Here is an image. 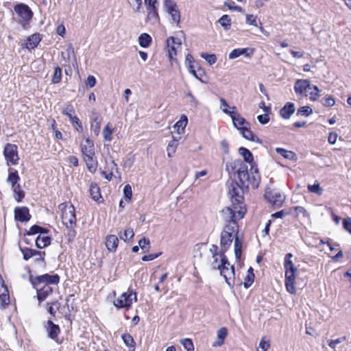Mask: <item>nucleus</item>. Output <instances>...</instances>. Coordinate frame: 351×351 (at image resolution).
I'll list each match as a JSON object with an SVG mask.
<instances>
[{
	"label": "nucleus",
	"instance_id": "1",
	"mask_svg": "<svg viewBox=\"0 0 351 351\" xmlns=\"http://www.w3.org/2000/svg\"><path fill=\"white\" fill-rule=\"evenodd\" d=\"M30 281L34 288L36 290L37 298L39 303H40L52 293L53 290L50 285L58 284L60 277L58 274L50 275L45 274L34 278L31 277Z\"/></svg>",
	"mask_w": 351,
	"mask_h": 351
},
{
	"label": "nucleus",
	"instance_id": "2",
	"mask_svg": "<svg viewBox=\"0 0 351 351\" xmlns=\"http://www.w3.org/2000/svg\"><path fill=\"white\" fill-rule=\"evenodd\" d=\"M237 177L245 189L250 187L252 189L258 188L261 176L258 173V168L252 165L250 172L247 171V167H243L237 171Z\"/></svg>",
	"mask_w": 351,
	"mask_h": 351
},
{
	"label": "nucleus",
	"instance_id": "3",
	"mask_svg": "<svg viewBox=\"0 0 351 351\" xmlns=\"http://www.w3.org/2000/svg\"><path fill=\"white\" fill-rule=\"evenodd\" d=\"M58 209L62 213L63 224L69 230V234L75 236V231L72 230L76 225V216L75 207L70 202L62 203L58 206Z\"/></svg>",
	"mask_w": 351,
	"mask_h": 351
},
{
	"label": "nucleus",
	"instance_id": "4",
	"mask_svg": "<svg viewBox=\"0 0 351 351\" xmlns=\"http://www.w3.org/2000/svg\"><path fill=\"white\" fill-rule=\"evenodd\" d=\"M246 213L245 206L234 205L228 206L221 211V217L226 223L237 222L242 219Z\"/></svg>",
	"mask_w": 351,
	"mask_h": 351
},
{
	"label": "nucleus",
	"instance_id": "5",
	"mask_svg": "<svg viewBox=\"0 0 351 351\" xmlns=\"http://www.w3.org/2000/svg\"><path fill=\"white\" fill-rule=\"evenodd\" d=\"M226 185L232 204L245 206L243 203V193L245 188L242 184L239 185L234 180L228 181Z\"/></svg>",
	"mask_w": 351,
	"mask_h": 351
},
{
	"label": "nucleus",
	"instance_id": "6",
	"mask_svg": "<svg viewBox=\"0 0 351 351\" xmlns=\"http://www.w3.org/2000/svg\"><path fill=\"white\" fill-rule=\"evenodd\" d=\"M220 274L222 276L229 287L232 288L234 285V268L228 262L225 254L220 255Z\"/></svg>",
	"mask_w": 351,
	"mask_h": 351
},
{
	"label": "nucleus",
	"instance_id": "7",
	"mask_svg": "<svg viewBox=\"0 0 351 351\" xmlns=\"http://www.w3.org/2000/svg\"><path fill=\"white\" fill-rule=\"evenodd\" d=\"M284 267L285 269V287L287 291L291 293H296L295 287V274L298 271L297 267L294 265L293 261H285Z\"/></svg>",
	"mask_w": 351,
	"mask_h": 351
},
{
	"label": "nucleus",
	"instance_id": "8",
	"mask_svg": "<svg viewBox=\"0 0 351 351\" xmlns=\"http://www.w3.org/2000/svg\"><path fill=\"white\" fill-rule=\"evenodd\" d=\"M136 292L130 291L129 293H123L119 298L114 301V305L119 308H130L133 301H136Z\"/></svg>",
	"mask_w": 351,
	"mask_h": 351
},
{
	"label": "nucleus",
	"instance_id": "9",
	"mask_svg": "<svg viewBox=\"0 0 351 351\" xmlns=\"http://www.w3.org/2000/svg\"><path fill=\"white\" fill-rule=\"evenodd\" d=\"M14 11L21 19L22 21L21 23L23 27H25L26 23H29L33 16V12L31 9L28 5L23 3L16 5L14 6Z\"/></svg>",
	"mask_w": 351,
	"mask_h": 351
},
{
	"label": "nucleus",
	"instance_id": "10",
	"mask_svg": "<svg viewBox=\"0 0 351 351\" xmlns=\"http://www.w3.org/2000/svg\"><path fill=\"white\" fill-rule=\"evenodd\" d=\"M3 155L8 162L15 165L18 164L19 157L18 155L17 146L14 144L8 143L3 150Z\"/></svg>",
	"mask_w": 351,
	"mask_h": 351
},
{
	"label": "nucleus",
	"instance_id": "11",
	"mask_svg": "<svg viewBox=\"0 0 351 351\" xmlns=\"http://www.w3.org/2000/svg\"><path fill=\"white\" fill-rule=\"evenodd\" d=\"M224 112L230 115L234 126L239 131L246 128V127H250V123L243 117L239 114L237 111Z\"/></svg>",
	"mask_w": 351,
	"mask_h": 351
},
{
	"label": "nucleus",
	"instance_id": "12",
	"mask_svg": "<svg viewBox=\"0 0 351 351\" xmlns=\"http://www.w3.org/2000/svg\"><path fill=\"white\" fill-rule=\"evenodd\" d=\"M181 40L179 38L174 37L167 38V46L170 59L173 60L176 56L178 49L181 48Z\"/></svg>",
	"mask_w": 351,
	"mask_h": 351
},
{
	"label": "nucleus",
	"instance_id": "13",
	"mask_svg": "<svg viewBox=\"0 0 351 351\" xmlns=\"http://www.w3.org/2000/svg\"><path fill=\"white\" fill-rule=\"evenodd\" d=\"M265 197L274 206L279 207L285 200L284 196L279 192L266 191Z\"/></svg>",
	"mask_w": 351,
	"mask_h": 351
},
{
	"label": "nucleus",
	"instance_id": "14",
	"mask_svg": "<svg viewBox=\"0 0 351 351\" xmlns=\"http://www.w3.org/2000/svg\"><path fill=\"white\" fill-rule=\"evenodd\" d=\"M14 219L21 222L28 221L31 219L29 209L25 206L15 208Z\"/></svg>",
	"mask_w": 351,
	"mask_h": 351
},
{
	"label": "nucleus",
	"instance_id": "15",
	"mask_svg": "<svg viewBox=\"0 0 351 351\" xmlns=\"http://www.w3.org/2000/svg\"><path fill=\"white\" fill-rule=\"evenodd\" d=\"M45 328L47 332L48 337L54 341H57L58 337L60 333L59 326L53 324L51 320L49 319L47 322Z\"/></svg>",
	"mask_w": 351,
	"mask_h": 351
},
{
	"label": "nucleus",
	"instance_id": "16",
	"mask_svg": "<svg viewBox=\"0 0 351 351\" xmlns=\"http://www.w3.org/2000/svg\"><path fill=\"white\" fill-rule=\"evenodd\" d=\"M311 86L308 80H299L296 81L294 88L296 93L305 95L308 90H311Z\"/></svg>",
	"mask_w": 351,
	"mask_h": 351
},
{
	"label": "nucleus",
	"instance_id": "17",
	"mask_svg": "<svg viewBox=\"0 0 351 351\" xmlns=\"http://www.w3.org/2000/svg\"><path fill=\"white\" fill-rule=\"evenodd\" d=\"M10 302V297L7 287L5 285L4 282L0 278V305L1 307H5Z\"/></svg>",
	"mask_w": 351,
	"mask_h": 351
},
{
	"label": "nucleus",
	"instance_id": "18",
	"mask_svg": "<svg viewBox=\"0 0 351 351\" xmlns=\"http://www.w3.org/2000/svg\"><path fill=\"white\" fill-rule=\"evenodd\" d=\"M81 151L83 156H95L94 143L89 138L86 139L84 143L81 144Z\"/></svg>",
	"mask_w": 351,
	"mask_h": 351
},
{
	"label": "nucleus",
	"instance_id": "19",
	"mask_svg": "<svg viewBox=\"0 0 351 351\" xmlns=\"http://www.w3.org/2000/svg\"><path fill=\"white\" fill-rule=\"evenodd\" d=\"M234 237L230 234H228L226 233L221 232V254H223L228 250L230 247Z\"/></svg>",
	"mask_w": 351,
	"mask_h": 351
},
{
	"label": "nucleus",
	"instance_id": "20",
	"mask_svg": "<svg viewBox=\"0 0 351 351\" xmlns=\"http://www.w3.org/2000/svg\"><path fill=\"white\" fill-rule=\"evenodd\" d=\"M119 243V239L114 234H110L106 237V246L109 252L116 251Z\"/></svg>",
	"mask_w": 351,
	"mask_h": 351
},
{
	"label": "nucleus",
	"instance_id": "21",
	"mask_svg": "<svg viewBox=\"0 0 351 351\" xmlns=\"http://www.w3.org/2000/svg\"><path fill=\"white\" fill-rule=\"evenodd\" d=\"M21 252L23 256V259L25 261H27L30 258L35 256H39L40 259H42V260L44 259L43 255L45 254V252L38 251L36 250L29 249V248H23V249H21Z\"/></svg>",
	"mask_w": 351,
	"mask_h": 351
},
{
	"label": "nucleus",
	"instance_id": "22",
	"mask_svg": "<svg viewBox=\"0 0 351 351\" xmlns=\"http://www.w3.org/2000/svg\"><path fill=\"white\" fill-rule=\"evenodd\" d=\"M226 170L229 173H235V171L239 170L241 167H245L246 165L243 164L240 160H230L226 162Z\"/></svg>",
	"mask_w": 351,
	"mask_h": 351
},
{
	"label": "nucleus",
	"instance_id": "23",
	"mask_svg": "<svg viewBox=\"0 0 351 351\" xmlns=\"http://www.w3.org/2000/svg\"><path fill=\"white\" fill-rule=\"evenodd\" d=\"M84 160L88 171L90 173H94L97 171V160L95 158V156H84Z\"/></svg>",
	"mask_w": 351,
	"mask_h": 351
},
{
	"label": "nucleus",
	"instance_id": "24",
	"mask_svg": "<svg viewBox=\"0 0 351 351\" xmlns=\"http://www.w3.org/2000/svg\"><path fill=\"white\" fill-rule=\"evenodd\" d=\"M41 38L39 34H34L27 38L26 43V47L28 49H33L37 47Z\"/></svg>",
	"mask_w": 351,
	"mask_h": 351
},
{
	"label": "nucleus",
	"instance_id": "25",
	"mask_svg": "<svg viewBox=\"0 0 351 351\" xmlns=\"http://www.w3.org/2000/svg\"><path fill=\"white\" fill-rule=\"evenodd\" d=\"M227 334V329L224 327L221 328L217 331V339L213 343V346L217 347L223 345L224 343V339L226 337Z\"/></svg>",
	"mask_w": 351,
	"mask_h": 351
},
{
	"label": "nucleus",
	"instance_id": "26",
	"mask_svg": "<svg viewBox=\"0 0 351 351\" xmlns=\"http://www.w3.org/2000/svg\"><path fill=\"white\" fill-rule=\"evenodd\" d=\"M240 132L243 137L245 139L261 143V141L259 140V138L250 130V127H246V128H244L240 131Z\"/></svg>",
	"mask_w": 351,
	"mask_h": 351
},
{
	"label": "nucleus",
	"instance_id": "27",
	"mask_svg": "<svg viewBox=\"0 0 351 351\" xmlns=\"http://www.w3.org/2000/svg\"><path fill=\"white\" fill-rule=\"evenodd\" d=\"M51 241V237L49 236L39 235L36 240V245L37 247L42 249L50 245Z\"/></svg>",
	"mask_w": 351,
	"mask_h": 351
},
{
	"label": "nucleus",
	"instance_id": "28",
	"mask_svg": "<svg viewBox=\"0 0 351 351\" xmlns=\"http://www.w3.org/2000/svg\"><path fill=\"white\" fill-rule=\"evenodd\" d=\"M20 180V177L19 176L18 171L16 170H12L10 171L8 178L7 182L11 185V187H14L18 185V182Z\"/></svg>",
	"mask_w": 351,
	"mask_h": 351
},
{
	"label": "nucleus",
	"instance_id": "29",
	"mask_svg": "<svg viewBox=\"0 0 351 351\" xmlns=\"http://www.w3.org/2000/svg\"><path fill=\"white\" fill-rule=\"evenodd\" d=\"M152 41V38L147 33L141 34L138 37V44L141 47H148Z\"/></svg>",
	"mask_w": 351,
	"mask_h": 351
},
{
	"label": "nucleus",
	"instance_id": "30",
	"mask_svg": "<svg viewBox=\"0 0 351 351\" xmlns=\"http://www.w3.org/2000/svg\"><path fill=\"white\" fill-rule=\"evenodd\" d=\"M188 123V118L185 115H182L180 119L176 123L174 128H176L178 134H181L184 132L185 127Z\"/></svg>",
	"mask_w": 351,
	"mask_h": 351
},
{
	"label": "nucleus",
	"instance_id": "31",
	"mask_svg": "<svg viewBox=\"0 0 351 351\" xmlns=\"http://www.w3.org/2000/svg\"><path fill=\"white\" fill-rule=\"evenodd\" d=\"M231 19L228 14L223 15L218 21L217 23L223 28L224 30H229L231 27Z\"/></svg>",
	"mask_w": 351,
	"mask_h": 351
},
{
	"label": "nucleus",
	"instance_id": "32",
	"mask_svg": "<svg viewBox=\"0 0 351 351\" xmlns=\"http://www.w3.org/2000/svg\"><path fill=\"white\" fill-rule=\"evenodd\" d=\"M90 194L92 198L95 201H98L101 197V194H100V189L97 184H95V183L90 184Z\"/></svg>",
	"mask_w": 351,
	"mask_h": 351
},
{
	"label": "nucleus",
	"instance_id": "33",
	"mask_svg": "<svg viewBox=\"0 0 351 351\" xmlns=\"http://www.w3.org/2000/svg\"><path fill=\"white\" fill-rule=\"evenodd\" d=\"M237 222L226 223V225L222 232L232 235V237H234V234L235 232L237 233Z\"/></svg>",
	"mask_w": 351,
	"mask_h": 351
},
{
	"label": "nucleus",
	"instance_id": "34",
	"mask_svg": "<svg viewBox=\"0 0 351 351\" xmlns=\"http://www.w3.org/2000/svg\"><path fill=\"white\" fill-rule=\"evenodd\" d=\"M248 49L245 48H238L232 50L228 56L229 59H234L242 55H245L246 56H249V54L247 53Z\"/></svg>",
	"mask_w": 351,
	"mask_h": 351
},
{
	"label": "nucleus",
	"instance_id": "35",
	"mask_svg": "<svg viewBox=\"0 0 351 351\" xmlns=\"http://www.w3.org/2000/svg\"><path fill=\"white\" fill-rule=\"evenodd\" d=\"M12 189L14 192V197L15 200L17 201L18 202H21L25 197V193L21 189V186H20V184H18L12 187Z\"/></svg>",
	"mask_w": 351,
	"mask_h": 351
},
{
	"label": "nucleus",
	"instance_id": "36",
	"mask_svg": "<svg viewBox=\"0 0 351 351\" xmlns=\"http://www.w3.org/2000/svg\"><path fill=\"white\" fill-rule=\"evenodd\" d=\"M134 236V232L132 228H127L123 230V232H121L119 233V237L121 240L124 241H129L132 239Z\"/></svg>",
	"mask_w": 351,
	"mask_h": 351
},
{
	"label": "nucleus",
	"instance_id": "37",
	"mask_svg": "<svg viewBox=\"0 0 351 351\" xmlns=\"http://www.w3.org/2000/svg\"><path fill=\"white\" fill-rule=\"evenodd\" d=\"M178 140L175 139L173 138V140L169 143L168 146L167 147V156L169 158L172 157L174 155V154L176 153V149H177V147L178 145Z\"/></svg>",
	"mask_w": 351,
	"mask_h": 351
},
{
	"label": "nucleus",
	"instance_id": "38",
	"mask_svg": "<svg viewBox=\"0 0 351 351\" xmlns=\"http://www.w3.org/2000/svg\"><path fill=\"white\" fill-rule=\"evenodd\" d=\"M239 153L243 157L245 162L251 163L253 161V156L252 153L245 147H240Z\"/></svg>",
	"mask_w": 351,
	"mask_h": 351
},
{
	"label": "nucleus",
	"instance_id": "39",
	"mask_svg": "<svg viewBox=\"0 0 351 351\" xmlns=\"http://www.w3.org/2000/svg\"><path fill=\"white\" fill-rule=\"evenodd\" d=\"M109 169H110V172H108V173L106 171H103L101 172L102 175L108 181L111 180L112 176H113L114 170H116V171L117 170V165L114 163V162L113 160L110 161V163L109 164Z\"/></svg>",
	"mask_w": 351,
	"mask_h": 351
},
{
	"label": "nucleus",
	"instance_id": "40",
	"mask_svg": "<svg viewBox=\"0 0 351 351\" xmlns=\"http://www.w3.org/2000/svg\"><path fill=\"white\" fill-rule=\"evenodd\" d=\"M234 248L235 258L237 261H239V259L241 258V255L242 243L239 241L238 237H235Z\"/></svg>",
	"mask_w": 351,
	"mask_h": 351
},
{
	"label": "nucleus",
	"instance_id": "41",
	"mask_svg": "<svg viewBox=\"0 0 351 351\" xmlns=\"http://www.w3.org/2000/svg\"><path fill=\"white\" fill-rule=\"evenodd\" d=\"M49 230L46 228H42L38 225L32 226L27 232V235H34L37 233H47Z\"/></svg>",
	"mask_w": 351,
	"mask_h": 351
},
{
	"label": "nucleus",
	"instance_id": "42",
	"mask_svg": "<svg viewBox=\"0 0 351 351\" xmlns=\"http://www.w3.org/2000/svg\"><path fill=\"white\" fill-rule=\"evenodd\" d=\"M121 338L124 342V343L128 347H132L133 348L132 351L134 350V341L133 337L128 333H124L122 335Z\"/></svg>",
	"mask_w": 351,
	"mask_h": 351
},
{
	"label": "nucleus",
	"instance_id": "43",
	"mask_svg": "<svg viewBox=\"0 0 351 351\" xmlns=\"http://www.w3.org/2000/svg\"><path fill=\"white\" fill-rule=\"evenodd\" d=\"M319 90L317 86L312 85L311 90H308V92L306 93L305 96H308L311 99L315 101L319 97Z\"/></svg>",
	"mask_w": 351,
	"mask_h": 351
},
{
	"label": "nucleus",
	"instance_id": "44",
	"mask_svg": "<svg viewBox=\"0 0 351 351\" xmlns=\"http://www.w3.org/2000/svg\"><path fill=\"white\" fill-rule=\"evenodd\" d=\"M167 12L171 15L173 21L176 23H179L180 20V12L177 8V6L169 10Z\"/></svg>",
	"mask_w": 351,
	"mask_h": 351
},
{
	"label": "nucleus",
	"instance_id": "45",
	"mask_svg": "<svg viewBox=\"0 0 351 351\" xmlns=\"http://www.w3.org/2000/svg\"><path fill=\"white\" fill-rule=\"evenodd\" d=\"M62 79V69L60 66H57L54 69V73L52 76L51 82L53 84H58Z\"/></svg>",
	"mask_w": 351,
	"mask_h": 351
},
{
	"label": "nucleus",
	"instance_id": "46",
	"mask_svg": "<svg viewBox=\"0 0 351 351\" xmlns=\"http://www.w3.org/2000/svg\"><path fill=\"white\" fill-rule=\"evenodd\" d=\"M276 152L283 156L285 158L291 160L294 158V153L291 151L286 150L283 148H276Z\"/></svg>",
	"mask_w": 351,
	"mask_h": 351
},
{
	"label": "nucleus",
	"instance_id": "47",
	"mask_svg": "<svg viewBox=\"0 0 351 351\" xmlns=\"http://www.w3.org/2000/svg\"><path fill=\"white\" fill-rule=\"evenodd\" d=\"M308 190L309 192L315 193L318 195H321L323 193V189H322L319 183H315L313 185H308Z\"/></svg>",
	"mask_w": 351,
	"mask_h": 351
},
{
	"label": "nucleus",
	"instance_id": "48",
	"mask_svg": "<svg viewBox=\"0 0 351 351\" xmlns=\"http://www.w3.org/2000/svg\"><path fill=\"white\" fill-rule=\"evenodd\" d=\"M180 343L187 351H194V346L191 339H184L180 340Z\"/></svg>",
	"mask_w": 351,
	"mask_h": 351
},
{
	"label": "nucleus",
	"instance_id": "49",
	"mask_svg": "<svg viewBox=\"0 0 351 351\" xmlns=\"http://www.w3.org/2000/svg\"><path fill=\"white\" fill-rule=\"evenodd\" d=\"M254 280V274L253 272H248L244 279L243 286L245 289L249 288Z\"/></svg>",
	"mask_w": 351,
	"mask_h": 351
},
{
	"label": "nucleus",
	"instance_id": "50",
	"mask_svg": "<svg viewBox=\"0 0 351 351\" xmlns=\"http://www.w3.org/2000/svg\"><path fill=\"white\" fill-rule=\"evenodd\" d=\"M150 241L149 239L143 237L140 239L138 241V246L143 250L145 252H148L149 249Z\"/></svg>",
	"mask_w": 351,
	"mask_h": 351
},
{
	"label": "nucleus",
	"instance_id": "51",
	"mask_svg": "<svg viewBox=\"0 0 351 351\" xmlns=\"http://www.w3.org/2000/svg\"><path fill=\"white\" fill-rule=\"evenodd\" d=\"M148 14L147 18L149 19H154L156 21L158 19V8L157 7H152L151 8H147Z\"/></svg>",
	"mask_w": 351,
	"mask_h": 351
},
{
	"label": "nucleus",
	"instance_id": "52",
	"mask_svg": "<svg viewBox=\"0 0 351 351\" xmlns=\"http://www.w3.org/2000/svg\"><path fill=\"white\" fill-rule=\"evenodd\" d=\"M103 137L105 141H110L112 140V130L108 124L102 131Z\"/></svg>",
	"mask_w": 351,
	"mask_h": 351
},
{
	"label": "nucleus",
	"instance_id": "53",
	"mask_svg": "<svg viewBox=\"0 0 351 351\" xmlns=\"http://www.w3.org/2000/svg\"><path fill=\"white\" fill-rule=\"evenodd\" d=\"M91 130L97 135L100 130V119L97 117L91 122Z\"/></svg>",
	"mask_w": 351,
	"mask_h": 351
},
{
	"label": "nucleus",
	"instance_id": "54",
	"mask_svg": "<svg viewBox=\"0 0 351 351\" xmlns=\"http://www.w3.org/2000/svg\"><path fill=\"white\" fill-rule=\"evenodd\" d=\"M66 114L69 117L70 119L72 120L73 125L76 128V130L77 131H82V126L80 123L79 119L76 117H72V114L68 112H66Z\"/></svg>",
	"mask_w": 351,
	"mask_h": 351
},
{
	"label": "nucleus",
	"instance_id": "55",
	"mask_svg": "<svg viewBox=\"0 0 351 351\" xmlns=\"http://www.w3.org/2000/svg\"><path fill=\"white\" fill-rule=\"evenodd\" d=\"M201 57L206 60L210 65L215 64L217 61V57L215 54L202 53Z\"/></svg>",
	"mask_w": 351,
	"mask_h": 351
},
{
	"label": "nucleus",
	"instance_id": "56",
	"mask_svg": "<svg viewBox=\"0 0 351 351\" xmlns=\"http://www.w3.org/2000/svg\"><path fill=\"white\" fill-rule=\"evenodd\" d=\"M210 265L213 269H219L220 266V257L219 256H212L210 260Z\"/></svg>",
	"mask_w": 351,
	"mask_h": 351
},
{
	"label": "nucleus",
	"instance_id": "57",
	"mask_svg": "<svg viewBox=\"0 0 351 351\" xmlns=\"http://www.w3.org/2000/svg\"><path fill=\"white\" fill-rule=\"evenodd\" d=\"M322 104L325 107H332L335 105V101L333 97H328L322 99Z\"/></svg>",
	"mask_w": 351,
	"mask_h": 351
},
{
	"label": "nucleus",
	"instance_id": "58",
	"mask_svg": "<svg viewBox=\"0 0 351 351\" xmlns=\"http://www.w3.org/2000/svg\"><path fill=\"white\" fill-rule=\"evenodd\" d=\"M124 197L129 202L131 199L132 191V187L129 184H126L123 188Z\"/></svg>",
	"mask_w": 351,
	"mask_h": 351
},
{
	"label": "nucleus",
	"instance_id": "59",
	"mask_svg": "<svg viewBox=\"0 0 351 351\" xmlns=\"http://www.w3.org/2000/svg\"><path fill=\"white\" fill-rule=\"evenodd\" d=\"M246 23L249 25H253L254 27H258V22L256 17L252 14H247L246 15Z\"/></svg>",
	"mask_w": 351,
	"mask_h": 351
},
{
	"label": "nucleus",
	"instance_id": "60",
	"mask_svg": "<svg viewBox=\"0 0 351 351\" xmlns=\"http://www.w3.org/2000/svg\"><path fill=\"white\" fill-rule=\"evenodd\" d=\"M293 208L296 212V216H299L300 215H302V216H304V217H307L308 216L306 210L304 207L295 206Z\"/></svg>",
	"mask_w": 351,
	"mask_h": 351
},
{
	"label": "nucleus",
	"instance_id": "61",
	"mask_svg": "<svg viewBox=\"0 0 351 351\" xmlns=\"http://www.w3.org/2000/svg\"><path fill=\"white\" fill-rule=\"evenodd\" d=\"M345 340H346V337H340V338H338V339H336L334 340H330L328 345L330 348L335 349L338 344L342 343Z\"/></svg>",
	"mask_w": 351,
	"mask_h": 351
},
{
	"label": "nucleus",
	"instance_id": "62",
	"mask_svg": "<svg viewBox=\"0 0 351 351\" xmlns=\"http://www.w3.org/2000/svg\"><path fill=\"white\" fill-rule=\"evenodd\" d=\"M257 119L261 124H266L269 121V115L268 113L260 114L257 117Z\"/></svg>",
	"mask_w": 351,
	"mask_h": 351
},
{
	"label": "nucleus",
	"instance_id": "63",
	"mask_svg": "<svg viewBox=\"0 0 351 351\" xmlns=\"http://www.w3.org/2000/svg\"><path fill=\"white\" fill-rule=\"evenodd\" d=\"M343 227L351 234V218L348 217L343 220Z\"/></svg>",
	"mask_w": 351,
	"mask_h": 351
},
{
	"label": "nucleus",
	"instance_id": "64",
	"mask_svg": "<svg viewBox=\"0 0 351 351\" xmlns=\"http://www.w3.org/2000/svg\"><path fill=\"white\" fill-rule=\"evenodd\" d=\"M225 5L226 6H228L230 10H237L238 12H241L243 10L241 7L235 5L234 2L232 1H229L228 2H225Z\"/></svg>",
	"mask_w": 351,
	"mask_h": 351
}]
</instances>
